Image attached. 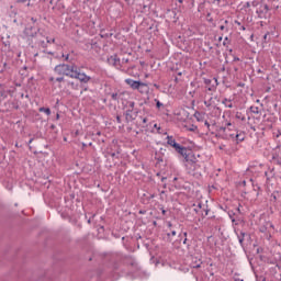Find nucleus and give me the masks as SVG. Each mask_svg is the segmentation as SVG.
I'll return each mask as SVG.
<instances>
[{
	"label": "nucleus",
	"instance_id": "obj_1",
	"mask_svg": "<svg viewBox=\"0 0 281 281\" xmlns=\"http://www.w3.org/2000/svg\"><path fill=\"white\" fill-rule=\"evenodd\" d=\"M24 34H26V36H31L32 38H34L35 44L40 45L43 48L47 47L49 43H56L55 38L49 40L48 37H45L43 33H38L37 30L32 26L26 27L24 30Z\"/></svg>",
	"mask_w": 281,
	"mask_h": 281
},
{
	"label": "nucleus",
	"instance_id": "obj_2",
	"mask_svg": "<svg viewBox=\"0 0 281 281\" xmlns=\"http://www.w3.org/2000/svg\"><path fill=\"white\" fill-rule=\"evenodd\" d=\"M177 153H179V155H181V157H183V159L187 161V168H189V170H196V162L194 159H192L194 156L192 155V151H190L188 148L186 147H181V145L179 146V148L176 149Z\"/></svg>",
	"mask_w": 281,
	"mask_h": 281
},
{
	"label": "nucleus",
	"instance_id": "obj_3",
	"mask_svg": "<svg viewBox=\"0 0 281 281\" xmlns=\"http://www.w3.org/2000/svg\"><path fill=\"white\" fill-rule=\"evenodd\" d=\"M76 71V66H70L67 64H60L55 67V72L58 74V76H68L69 78H72Z\"/></svg>",
	"mask_w": 281,
	"mask_h": 281
},
{
	"label": "nucleus",
	"instance_id": "obj_4",
	"mask_svg": "<svg viewBox=\"0 0 281 281\" xmlns=\"http://www.w3.org/2000/svg\"><path fill=\"white\" fill-rule=\"evenodd\" d=\"M232 126V123L227 124V127H224V139H235L236 137V130L229 128Z\"/></svg>",
	"mask_w": 281,
	"mask_h": 281
},
{
	"label": "nucleus",
	"instance_id": "obj_5",
	"mask_svg": "<svg viewBox=\"0 0 281 281\" xmlns=\"http://www.w3.org/2000/svg\"><path fill=\"white\" fill-rule=\"evenodd\" d=\"M74 75L75 76L72 78L80 80V82L87 83V82H89V80H91V77L87 76L86 74L78 72V68H75Z\"/></svg>",
	"mask_w": 281,
	"mask_h": 281
},
{
	"label": "nucleus",
	"instance_id": "obj_6",
	"mask_svg": "<svg viewBox=\"0 0 281 281\" xmlns=\"http://www.w3.org/2000/svg\"><path fill=\"white\" fill-rule=\"evenodd\" d=\"M125 120L126 122H133V120H137V111L126 110Z\"/></svg>",
	"mask_w": 281,
	"mask_h": 281
},
{
	"label": "nucleus",
	"instance_id": "obj_7",
	"mask_svg": "<svg viewBox=\"0 0 281 281\" xmlns=\"http://www.w3.org/2000/svg\"><path fill=\"white\" fill-rule=\"evenodd\" d=\"M126 85H128L132 89H138L140 81H135L133 79H126Z\"/></svg>",
	"mask_w": 281,
	"mask_h": 281
},
{
	"label": "nucleus",
	"instance_id": "obj_8",
	"mask_svg": "<svg viewBox=\"0 0 281 281\" xmlns=\"http://www.w3.org/2000/svg\"><path fill=\"white\" fill-rule=\"evenodd\" d=\"M235 142H237V144L239 143V142H245V133H243V132H236L235 133Z\"/></svg>",
	"mask_w": 281,
	"mask_h": 281
},
{
	"label": "nucleus",
	"instance_id": "obj_9",
	"mask_svg": "<svg viewBox=\"0 0 281 281\" xmlns=\"http://www.w3.org/2000/svg\"><path fill=\"white\" fill-rule=\"evenodd\" d=\"M167 143L169 144V146H172V148H175L177 150V148H179L181 145H179L173 138L172 136H168L167 137Z\"/></svg>",
	"mask_w": 281,
	"mask_h": 281
},
{
	"label": "nucleus",
	"instance_id": "obj_10",
	"mask_svg": "<svg viewBox=\"0 0 281 281\" xmlns=\"http://www.w3.org/2000/svg\"><path fill=\"white\" fill-rule=\"evenodd\" d=\"M139 93H148V85L140 81L138 88H136Z\"/></svg>",
	"mask_w": 281,
	"mask_h": 281
},
{
	"label": "nucleus",
	"instance_id": "obj_11",
	"mask_svg": "<svg viewBox=\"0 0 281 281\" xmlns=\"http://www.w3.org/2000/svg\"><path fill=\"white\" fill-rule=\"evenodd\" d=\"M250 112L254 113V115H260L261 110L258 106L251 105L250 106Z\"/></svg>",
	"mask_w": 281,
	"mask_h": 281
},
{
	"label": "nucleus",
	"instance_id": "obj_12",
	"mask_svg": "<svg viewBox=\"0 0 281 281\" xmlns=\"http://www.w3.org/2000/svg\"><path fill=\"white\" fill-rule=\"evenodd\" d=\"M108 63L110 65H113L115 67V65H117V56H111L108 58Z\"/></svg>",
	"mask_w": 281,
	"mask_h": 281
},
{
	"label": "nucleus",
	"instance_id": "obj_13",
	"mask_svg": "<svg viewBox=\"0 0 281 281\" xmlns=\"http://www.w3.org/2000/svg\"><path fill=\"white\" fill-rule=\"evenodd\" d=\"M270 1V3H272V8H274L276 10H278V8H280V0H268Z\"/></svg>",
	"mask_w": 281,
	"mask_h": 281
},
{
	"label": "nucleus",
	"instance_id": "obj_14",
	"mask_svg": "<svg viewBox=\"0 0 281 281\" xmlns=\"http://www.w3.org/2000/svg\"><path fill=\"white\" fill-rule=\"evenodd\" d=\"M223 104H225V106H228V109H233L234 108V105L232 104V100L224 99L223 100Z\"/></svg>",
	"mask_w": 281,
	"mask_h": 281
},
{
	"label": "nucleus",
	"instance_id": "obj_15",
	"mask_svg": "<svg viewBox=\"0 0 281 281\" xmlns=\"http://www.w3.org/2000/svg\"><path fill=\"white\" fill-rule=\"evenodd\" d=\"M41 113H46V115H52V110L49 108H40Z\"/></svg>",
	"mask_w": 281,
	"mask_h": 281
},
{
	"label": "nucleus",
	"instance_id": "obj_16",
	"mask_svg": "<svg viewBox=\"0 0 281 281\" xmlns=\"http://www.w3.org/2000/svg\"><path fill=\"white\" fill-rule=\"evenodd\" d=\"M245 236H247V234L246 233H240V236H238V238H239V244L241 245V247H243V243L245 241Z\"/></svg>",
	"mask_w": 281,
	"mask_h": 281
},
{
	"label": "nucleus",
	"instance_id": "obj_17",
	"mask_svg": "<svg viewBox=\"0 0 281 281\" xmlns=\"http://www.w3.org/2000/svg\"><path fill=\"white\" fill-rule=\"evenodd\" d=\"M201 210H203V204L199 203V204H198V207L194 209V212H196V214H200V212L202 213Z\"/></svg>",
	"mask_w": 281,
	"mask_h": 281
},
{
	"label": "nucleus",
	"instance_id": "obj_18",
	"mask_svg": "<svg viewBox=\"0 0 281 281\" xmlns=\"http://www.w3.org/2000/svg\"><path fill=\"white\" fill-rule=\"evenodd\" d=\"M203 212L201 214H202V217L205 218V216H207V214L210 213V210L206 207V209H203Z\"/></svg>",
	"mask_w": 281,
	"mask_h": 281
},
{
	"label": "nucleus",
	"instance_id": "obj_19",
	"mask_svg": "<svg viewBox=\"0 0 281 281\" xmlns=\"http://www.w3.org/2000/svg\"><path fill=\"white\" fill-rule=\"evenodd\" d=\"M193 269H200L201 268V262L199 263H192Z\"/></svg>",
	"mask_w": 281,
	"mask_h": 281
},
{
	"label": "nucleus",
	"instance_id": "obj_20",
	"mask_svg": "<svg viewBox=\"0 0 281 281\" xmlns=\"http://www.w3.org/2000/svg\"><path fill=\"white\" fill-rule=\"evenodd\" d=\"M204 85H206L207 87H210V85H212V80H211V79H205V80H204Z\"/></svg>",
	"mask_w": 281,
	"mask_h": 281
},
{
	"label": "nucleus",
	"instance_id": "obj_21",
	"mask_svg": "<svg viewBox=\"0 0 281 281\" xmlns=\"http://www.w3.org/2000/svg\"><path fill=\"white\" fill-rule=\"evenodd\" d=\"M207 91H216V86H210V87H207Z\"/></svg>",
	"mask_w": 281,
	"mask_h": 281
},
{
	"label": "nucleus",
	"instance_id": "obj_22",
	"mask_svg": "<svg viewBox=\"0 0 281 281\" xmlns=\"http://www.w3.org/2000/svg\"><path fill=\"white\" fill-rule=\"evenodd\" d=\"M116 122H117L119 124H122V117H121L120 115L116 116Z\"/></svg>",
	"mask_w": 281,
	"mask_h": 281
},
{
	"label": "nucleus",
	"instance_id": "obj_23",
	"mask_svg": "<svg viewBox=\"0 0 281 281\" xmlns=\"http://www.w3.org/2000/svg\"><path fill=\"white\" fill-rule=\"evenodd\" d=\"M220 30L223 32L224 30H226V32H228L227 27L225 25H221Z\"/></svg>",
	"mask_w": 281,
	"mask_h": 281
},
{
	"label": "nucleus",
	"instance_id": "obj_24",
	"mask_svg": "<svg viewBox=\"0 0 281 281\" xmlns=\"http://www.w3.org/2000/svg\"><path fill=\"white\" fill-rule=\"evenodd\" d=\"M64 80H65L64 77H58V78L56 79L57 82H63Z\"/></svg>",
	"mask_w": 281,
	"mask_h": 281
},
{
	"label": "nucleus",
	"instance_id": "obj_25",
	"mask_svg": "<svg viewBox=\"0 0 281 281\" xmlns=\"http://www.w3.org/2000/svg\"><path fill=\"white\" fill-rule=\"evenodd\" d=\"M162 105L164 104H161V102L157 101V103H156L157 109H161Z\"/></svg>",
	"mask_w": 281,
	"mask_h": 281
},
{
	"label": "nucleus",
	"instance_id": "obj_26",
	"mask_svg": "<svg viewBox=\"0 0 281 281\" xmlns=\"http://www.w3.org/2000/svg\"><path fill=\"white\" fill-rule=\"evenodd\" d=\"M25 1H26V0H18V3H25ZM27 1H29L27 5H30V1H31V0H27Z\"/></svg>",
	"mask_w": 281,
	"mask_h": 281
},
{
	"label": "nucleus",
	"instance_id": "obj_27",
	"mask_svg": "<svg viewBox=\"0 0 281 281\" xmlns=\"http://www.w3.org/2000/svg\"><path fill=\"white\" fill-rule=\"evenodd\" d=\"M196 125H192V127L191 128H189V131H191V132H194V131H196Z\"/></svg>",
	"mask_w": 281,
	"mask_h": 281
},
{
	"label": "nucleus",
	"instance_id": "obj_28",
	"mask_svg": "<svg viewBox=\"0 0 281 281\" xmlns=\"http://www.w3.org/2000/svg\"><path fill=\"white\" fill-rule=\"evenodd\" d=\"M112 100H117V93L112 94Z\"/></svg>",
	"mask_w": 281,
	"mask_h": 281
},
{
	"label": "nucleus",
	"instance_id": "obj_29",
	"mask_svg": "<svg viewBox=\"0 0 281 281\" xmlns=\"http://www.w3.org/2000/svg\"><path fill=\"white\" fill-rule=\"evenodd\" d=\"M130 106H131V109H134L135 102H131V103H130Z\"/></svg>",
	"mask_w": 281,
	"mask_h": 281
},
{
	"label": "nucleus",
	"instance_id": "obj_30",
	"mask_svg": "<svg viewBox=\"0 0 281 281\" xmlns=\"http://www.w3.org/2000/svg\"><path fill=\"white\" fill-rule=\"evenodd\" d=\"M229 217L232 218V222H233V223H236V220L233 217L232 214H229Z\"/></svg>",
	"mask_w": 281,
	"mask_h": 281
},
{
	"label": "nucleus",
	"instance_id": "obj_31",
	"mask_svg": "<svg viewBox=\"0 0 281 281\" xmlns=\"http://www.w3.org/2000/svg\"><path fill=\"white\" fill-rule=\"evenodd\" d=\"M148 122V119L144 117L143 119V124H146Z\"/></svg>",
	"mask_w": 281,
	"mask_h": 281
},
{
	"label": "nucleus",
	"instance_id": "obj_32",
	"mask_svg": "<svg viewBox=\"0 0 281 281\" xmlns=\"http://www.w3.org/2000/svg\"><path fill=\"white\" fill-rule=\"evenodd\" d=\"M122 63H128V58H123Z\"/></svg>",
	"mask_w": 281,
	"mask_h": 281
},
{
	"label": "nucleus",
	"instance_id": "obj_33",
	"mask_svg": "<svg viewBox=\"0 0 281 281\" xmlns=\"http://www.w3.org/2000/svg\"><path fill=\"white\" fill-rule=\"evenodd\" d=\"M205 126L207 127V128H210V124H209V122L207 121H205Z\"/></svg>",
	"mask_w": 281,
	"mask_h": 281
},
{
	"label": "nucleus",
	"instance_id": "obj_34",
	"mask_svg": "<svg viewBox=\"0 0 281 281\" xmlns=\"http://www.w3.org/2000/svg\"><path fill=\"white\" fill-rule=\"evenodd\" d=\"M171 236H177V232L172 231Z\"/></svg>",
	"mask_w": 281,
	"mask_h": 281
},
{
	"label": "nucleus",
	"instance_id": "obj_35",
	"mask_svg": "<svg viewBox=\"0 0 281 281\" xmlns=\"http://www.w3.org/2000/svg\"><path fill=\"white\" fill-rule=\"evenodd\" d=\"M183 245H188V238H184Z\"/></svg>",
	"mask_w": 281,
	"mask_h": 281
},
{
	"label": "nucleus",
	"instance_id": "obj_36",
	"mask_svg": "<svg viewBox=\"0 0 281 281\" xmlns=\"http://www.w3.org/2000/svg\"><path fill=\"white\" fill-rule=\"evenodd\" d=\"M267 36H269V34L263 35V41H267Z\"/></svg>",
	"mask_w": 281,
	"mask_h": 281
},
{
	"label": "nucleus",
	"instance_id": "obj_37",
	"mask_svg": "<svg viewBox=\"0 0 281 281\" xmlns=\"http://www.w3.org/2000/svg\"><path fill=\"white\" fill-rule=\"evenodd\" d=\"M204 104L205 106H211V104L207 101H205Z\"/></svg>",
	"mask_w": 281,
	"mask_h": 281
},
{
	"label": "nucleus",
	"instance_id": "obj_38",
	"mask_svg": "<svg viewBox=\"0 0 281 281\" xmlns=\"http://www.w3.org/2000/svg\"><path fill=\"white\" fill-rule=\"evenodd\" d=\"M265 10L269 11V5L266 4L265 5Z\"/></svg>",
	"mask_w": 281,
	"mask_h": 281
},
{
	"label": "nucleus",
	"instance_id": "obj_39",
	"mask_svg": "<svg viewBox=\"0 0 281 281\" xmlns=\"http://www.w3.org/2000/svg\"><path fill=\"white\" fill-rule=\"evenodd\" d=\"M235 281H245V280L237 278V279H235Z\"/></svg>",
	"mask_w": 281,
	"mask_h": 281
},
{
	"label": "nucleus",
	"instance_id": "obj_40",
	"mask_svg": "<svg viewBox=\"0 0 281 281\" xmlns=\"http://www.w3.org/2000/svg\"><path fill=\"white\" fill-rule=\"evenodd\" d=\"M206 16H207V18L212 16V13H207Z\"/></svg>",
	"mask_w": 281,
	"mask_h": 281
},
{
	"label": "nucleus",
	"instance_id": "obj_41",
	"mask_svg": "<svg viewBox=\"0 0 281 281\" xmlns=\"http://www.w3.org/2000/svg\"><path fill=\"white\" fill-rule=\"evenodd\" d=\"M218 41H220V42L223 41V36H220V37H218Z\"/></svg>",
	"mask_w": 281,
	"mask_h": 281
},
{
	"label": "nucleus",
	"instance_id": "obj_42",
	"mask_svg": "<svg viewBox=\"0 0 281 281\" xmlns=\"http://www.w3.org/2000/svg\"><path fill=\"white\" fill-rule=\"evenodd\" d=\"M168 226H169V227H172V223L169 222V223H168Z\"/></svg>",
	"mask_w": 281,
	"mask_h": 281
},
{
	"label": "nucleus",
	"instance_id": "obj_43",
	"mask_svg": "<svg viewBox=\"0 0 281 281\" xmlns=\"http://www.w3.org/2000/svg\"><path fill=\"white\" fill-rule=\"evenodd\" d=\"M66 60H69V55L66 56Z\"/></svg>",
	"mask_w": 281,
	"mask_h": 281
},
{
	"label": "nucleus",
	"instance_id": "obj_44",
	"mask_svg": "<svg viewBox=\"0 0 281 281\" xmlns=\"http://www.w3.org/2000/svg\"><path fill=\"white\" fill-rule=\"evenodd\" d=\"M227 41H229V38H228V37H225V42H227Z\"/></svg>",
	"mask_w": 281,
	"mask_h": 281
},
{
	"label": "nucleus",
	"instance_id": "obj_45",
	"mask_svg": "<svg viewBox=\"0 0 281 281\" xmlns=\"http://www.w3.org/2000/svg\"><path fill=\"white\" fill-rule=\"evenodd\" d=\"M183 236H186V237H187V236H188V233H183Z\"/></svg>",
	"mask_w": 281,
	"mask_h": 281
},
{
	"label": "nucleus",
	"instance_id": "obj_46",
	"mask_svg": "<svg viewBox=\"0 0 281 281\" xmlns=\"http://www.w3.org/2000/svg\"><path fill=\"white\" fill-rule=\"evenodd\" d=\"M209 21H210V23H212V21H214V20H213V19H210Z\"/></svg>",
	"mask_w": 281,
	"mask_h": 281
},
{
	"label": "nucleus",
	"instance_id": "obj_47",
	"mask_svg": "<svg viewBox=\"0 0 281 281\" xmlns=\"http://www.w3.org/2000/svg\"><path fill=\"white\" fill-rule=\"evenodd\" d=\"M224 23H226V24H227V23H229V21H227V20H226V21H224Z\"/></svg>",
	"mask_w": 281,
	"mask_h": 281
},
{
	"label": "nucleus",
	"instance_id": "obj_48",
	"mask_svg": "<svg viewBox=\"0 0 281 281\" xmlns=\"http://www.w3.org/2000/svg\"><path fill=\"white\" fill-rule=\"evenodd\" d=\"M237 25H240V22L236 21Z\"/></svg>",
	"mask_w": 281,
	"mask_h": 281
},
{
	"label": "nucleus",
	"instance_id": "obj_49",
	"mask_svg": "<svg viewBox=\"0 0 281 281\" xmlns=\"http://www.w3.org/2000/svg\"><path fill=\"white\" fill-rule=\"evenodd\" d=\"M112 155V157H115V153H113V154H111Z\"/></svg>",
	"mask_w": 281,
	"mask_h": 281
},
{
	"label": "nucleus",
	"instance_id": "obj_50",
	"mask_svg": "<svg viewBox=\"0 0 281 281\" xmlns=\"http://www.w3.org/2000/svg\"><path fill=\"white\" fill-rule=\"evenodd\" d=\"M32 142H33V139H31V140L29 142V144H32Z\"/></svg>",
	"mask_w": 281,
	"mask_h": 281
},
{
	"label": "nucleus",
	"instance_id": "obj_51",
	"mask_svg": "<svg viewBox=\"0 0 281 281\" xmlns=\"http://www.w3.org/2000/svg\"><path fill=\"white\" fill-rule=\"evenodd\" d=\"M58 117H60V115H59V114H57V120H58Z\"/></svg>",
	"mask_w": 281,
	"mask_h": 281
},
{
	"label": "nucleus",
	"instance_id": "obj_52",
	"mask_svg": "<svg viewBox=\"0 0 281 281\" xmlns=\"http://www.w3.org/2000/svg\"><path fill=\"white\" fill-rule=\"evenodd\" d=\"M162 214H166V211H165V210L162 211Z\"/></svg>",
	"mask_w": 281,
	"mask_h": 281
},
{
	"label": "nucleus",
	"instance_id": "obj_53",
	"mask_svg": "<svg viewBox=\"0 0 281 281\" xmlns=\"http://www.w3.org/2000/svg\"><path fill=\"white\" fill-rule=\"evenodd\" d=\"M32 21H35L34 18H32Z\"/></svg>",
	"mask_w": 281,
	"mask_h": 281
},
{
	"label": "nucleus",
	"instance_id": "obj_54",
	"mask_svg": "<svg viewBox=\"0 0 281 281\" xmlns=\"http://www.w3.org/2000/svg\"><path fill=\"white\" fill-rule=\"evenodd\" d=\"M235 60H239L238 58H235Z\"/></svg>",
	"mask_w": 281,
	"mask_h": 281
},
{
	"label": "nucleus",
	"instance_id": "obj_55",
	"mask_svg": "<svg viewBox=\"0 0 281 281\" xmlns=\"http://www.w3.org/2000/svg\"><path fill=\"white\" fill-rule=\"evenodd\" d=\"M167 236H169V237H170V234H167Z\"/></svg>",
	"mask_w": 281,
	"mask_h": 281
},
{
	"label": "nucleus",
	"instance_id": "obj_56",
	"mask_svg": "<svg viewBox=\"0 0 281 281\" xmlns=\"http://www.w3.org/2000/svg\"><path fill=\"white\" fill-rule=\"evenodd\" d=\"M215 1H221V0H215Z\"/></svg>",
	"mask_w": 281,
	"mask_h": 281
}]
</instances>
